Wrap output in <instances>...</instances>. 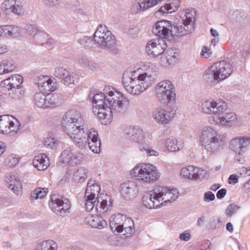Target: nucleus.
<instances>
[{"mask_svg":"<svg viewBox=\"0 0 250 250\" xmlns=\"http://www.w3.org/2000/svg\"><path fill=\"white\" fill-rule=\"evenodd\" d=\"M46 100L47 108L58 107L62 103L61 95L57 93L47 94Z\"/></svg>","mask_w":250,"mask_h":250,"instance_id":"obj_32","label":"nucleus"},{"mask_svg":"<svg viewBox=\"0 0 250 250\" xmlns=\"http://www.w3.org/2000/svg\"><path fill=\"white\" fill-rule=\"evenodd\" d=\"M70 72L62 67H57L55 69L54 76L61 80H64Z\"/></svg>","mask_w":250,"mask_h":250,"instance_id":"obj_45","label":"nucleus"},{"mask_svg":"<svg viewBox=\"0 0 250 250\" xmlns=\"http://www.w3.org/2000/svg\"><path fill=\"white\" fill-rule=\"evenodd\" d=\"M15 0H4L1 4V8L6 12H11Z\"/></svg>","mask_w":250,"mask_h":250,"instance_id":"obj_50","label":"nucleus"},{"mask_svg":"<svg viewBox=\"0 0 250 250\" xmlns=\"http://www.w3.org/2000/svg\"><path fill=\"white\" fill-rule=\"evenodd\" d=\"M179 197L178 190L171 187L161 186L153 189L142 198V205L147 208H160L176 201Z\"/></svg>","mask_w":250,"mask_h":250,"instance_id":"obj_5","label":"nucleus"},{"mask_svg":"<svg viewBox=\"0 0 250 250\" xmlns=\"http://www.w3.org/2000/svg\"><path fill=\"white\" fill-rule=\"evenodd\" d=\"M23 82V78L19 74L12 75L1 83V86L8 90L21 89Z\"/></svg>","mask_w":250,"mask_h":250,"instance_id":"obj_27","label":"nucleus"},{"mask_svg":"<svg viewBox=\"0 0 250 250\" xmlns=\"http://www.w3.org/2000/svg\"><path fill=\"white\" fill-rule=\"evenodd\" d=\"M182 21L177 25L178 32L185 35L192 32L194 30L195 12L193 9L180 10L178 12Z\"/></svg>","mask_w":250,"mask_h":250,"instance_id":"obj_14","label":"nucleus"},{"mask_svg":"<svg viewBox=\"0 0 250 250\" xmlns=\"http://www.w3.org/2000/svg\"><path fill=\"white\" fill-rule=\"evenodd\" d=\"M179 238L181 240L188 242L191 238V234L188 231H185L179 234Z\"/></svg>","mask_w":250,"mask_h":250,"instance_id":"obj_57","label":"nucleus"},{"mask_svg":"<svg viewBox=\"0 0 250 250\" xmlns=\"http://www.w3.org/2000/svg\"><path fill=\"white\" fill-rule=\"evenodd\" d=\"M15 68L13 61L4 59L0 62V75L13 71Z\"/></svg>","mask_w":250,"mask_h":250,"instance_id":"obj_35","label":"nucleus"},{"mask_svg":"<svg viewBox=\"0 0 250 250\" xmlns=\"http://www.w3.org/2000/svg\"><path fill=\"white\" fill-rule=\"evenodd\" d=\"M248 150L237 151L234 153V158L237 162L240 164H244L246 161V155Z\"/></svg>","mask_w":250,"mask_h":250,"instance_id":"obj_47","label":"nucleus"},{"mask_svg":"<svg viewBox=\"0 0 250 250\" xmlns=\"http://www.w3.org/2000/svg\"><path fill=\"white\" fill-rule=\"evenodd\" d=\"M203 199L204 202L209 203L215 199V196L211 191H208L204 194Z\"/></svg>","mask_w":250,"mask_h":250,"instance_id":"obj_54","label":"nucleus"},{"mask_svg":"<svg viewBox=\"0 0 250 250\" xmlns=\"http://www.w3.org/2000/svg\"><path fill=\"white\" fill-rule=\"evenodd\" d=\"M110 226L112 230L123 235L131 234L135 232L134 224L132 219L120 213L111 217Z\"/></svg>","mask_w":250,"mask_h":250,"instance_id":"obj_9","label":"nucleus"},{"mask_svg":"<svg viewBox=\"0 0 250 250\" xmlns=\"http://www.w3.org/2000/svg\"><path fill=\"white\" fill-rule=\"evenodd\" d=\"M239 173L242 177H248L250 176V167H242L239 169Z\"/></svg>","mask_w":250,"mask_h":250,"instance_id":"obj_55","label":"nucleus"},{"mask_svg":"<svg viewBox=\"0 0 250 250\" xmlns=\"http://www.w3.org/2000/svg\"><path fill=\"white\" fill-rule=\"evenodd\" d=\"M64 132L79 147H83L87 145L95 153L101 151V141L96 130L88 128L81 113L75 109L66 112L62 121Z\"/></svg>","mask_w":250,"mask_h":250,"instance_id":"obj_1","label":"nucleus"},{"mask_svg":"<svg viewBox=\"0 0 250 250\" xmlns=\"http://www.w3.org/2000/svg\"><path fill=\"white\" fill-rule=\"evenodd\" d=\"M176 113V110L171 106L159 105L151 111V118L159 125H167L174 119Z\"/></svg>","mask_w":250,"mask_h":250,"instance_id":"obj_11","label":"nucleus"},{"mask_svg":"<svg viewBox=\"0 0 250 250\" xmlns=\"http://www.w3.org/2000/svg\"><path fill=\"white\" fill-rule=\"evenodd\" d=\"M238 182L237 176L235 174H232L229 176V183L235 184Z\"/></svg>","mask_w":250,"mask_h":250,"instance_id":"obj_59","label":"nucleus"},{"mask_svg":"<svg viewBox=\"0 0 250 250\" xmlns=\"http://www.w3.org/2000/svg\"><path fill=\"white\" fill-rule=\"evenodd\" d=\"M145 133L143 130L138 126H136L133 136L130 141L136 143H142L144 141Z\"/></svg>","mask_w":250,"mask_h":250,"instance_id":"obj_41","label":"nucleus"},{"mask_svg":"<svg viewBox=\"0 0 250 250\" xmlns=\"http://www.w3.org/2000/svg\"><path fill=\"white\" fill-rule=\"evenodd\" d=\"M209 225L212 229H217L222 226V218L218 216L214 217L209 222Z\"/></svg>","mask_w":250,"mask_h":250,"instance_id":"obj_49","label":"nucleus"},{"mask_svg":"<svg viewBox=\"0 0 250 250\" xmlns=\"http://www.w3.org/2000/svg\"><path fill=\"white\" fill-rule=\"evenodd\" d=\"M49 206L54 213L62 216L69 212L71 205L68 199L54 195L51 197Z\"/></svg>","mask_w":250,"mask_h":250,"instance_id":"obj_21","label":"nucleus"},{"mask_svg":"<svg viewBox=\"0 0 250 250\" xmlns=\"http://www.w3.org/2000/svg\"><path fill=\"white\" fill-rule=\"evenodd\" d=\"M88 174V170L81 167L74 173L72 178L76 182H83L87 178Z\"/></svg>","mask_w":250,"mask_h":250,"instance_id":"obj_36","label":"nucleus"},{"mask_svg":"<svg viewBox=\"0 0 250 250\" xmlns=\"http://www.w3.org/2000/svg\"><path fill=\"white\" fill-rule=\"evenodd\" d=\"M39 88L42 92L47 93L55 90V83L48 76H42L38 78Z\"/></svg>","mask_w":250,"mask_h":250,"instance_id":"obj_29","label":"nucleus"},{"mask_svg":"<svg viewBox=\"0 0 250 250\" xmlns=\"http://www.w3.org/2000/svg\"><path fill=\"white\" fill-rule=\"evenodd\" d=\"M166 150L170 152H177L183 148V143L174 136L167 138L164 143Z\"/></svg>","mask_w":250,"mask_h":250,"instance_id":"obj_30","label":"nucleus"},{"mask_svg":"<svg viewBox=\"0 0 250 250\" xmlns=\"http://www.w3.org/2000/svg\"><path fill=\"white\" fill-rule=\"evenodd\" d=\"M210 34L211 36L214 38L219 37V32L215 29L211 28L210 29Z\"/></svg>","mask_w":250,"mask_h":250,"instance_id":"obj_64","label":"nucleus"},{"mask_svg":"<svg viewBox=\"0 0 250 250\" xmlns=\"http://www.w3.org/2000/svg\"><path fill=\"white\" fill-rule=\"evenodd\" d=\"M91 213L85 218L84 221L86 225L93 228L103 229L107 226L106 220L95 213Z\"/></svg>","mask_w":250,"mask_h":250,"instance_id":"obj_28","label":"nucleus"},{"mask_svg":"<svg viewBox=\"0 0 250 250\" xmlns=\"http://www.w3.org/2000/svg\"><path fill=\"white\" fill-rule=\"evenodd\" d=\"M6 39L5 25H0V40Z\"/></svg>","mask_w":250,"mask_h":250,"instance_id":"obj_60","label":"nucleus"},{"mask_svg":"<svg viewBox=\"0 0 250 250\" xmlns=\"http://www.w3.org/2000/svg\"><path fill=\"white\" fill-rule=\"evenodd\" d=\"M228 104L223 100L206 99L201 100L198 105L200 112L211 115L209 122L215 125L230 128L237 126L238 118L233 112H227Z\"/></svg>","mask_w":250,"mask_h":250,"instance_id":"obj_4","label":"nucleus"},{"mask_svg":"<svg viewBox=\"0 0 250 250\" xmlns=\"http://www.w3.org/2000/svg\"><path fill=\"white\" fill-rule=\"evenodd\" d=\"M61 82L66 86L72 87L76 83L75 76L71 72H70L64 80H61Z\"/></svg>","mask_w":250,"mask_h":250,"instance_id":"obj_46","label":"nucleus"},{"mask_svg":"<svg viewBox=\"0 0 250 250\" xmlns=\"http://www.w3.org/2000/svg\"><path fill=\"white\" fill-rule=\"evenodd\" d=\"M5 28L6 39L16 38L18 36L21 32V28L15 25H5Z\"/></svg>","mask_w":250,"mask_h":250,"instance_id":"obj_39","label":"nucleus"},{"mask_svg":"<svg viewBox=\"0 0 250 250\" xmlns=\"http://www.w3.org/2000/svg\"><path fill=\"white\" fill-rule=\"evenodd\" d=\"M156 77V65L146 62L141 67L125 70L123 75L122 83L127 93L138 95L154 83Z\"/></svg>","mask_w":250,"mask_h":250,"instance_id":"obj_3","label":"nucleus"},{"mask_svg":"<svg viewBox=\"0 0 250 250\" xmlns=\"http://www.w3.org/2000/svg\"><path fill=\"white\" fill-rule=\"evenodd\" d=\"M129 99L120 91L107 86L103 92L94 95L93 112L103 124L107 125L113 120V112H121L129 105Z\"/></svg>","mask_w":250,"mask_h":250,"instance_id":"obj_2","label":"nucleus"},{"mask_svg":"<svg viewBox=\"0 0 250 250\" xmlns=\"http://www.w3.org/2000/svg\"><path fill=\"white\" fill-rule=\"evenodd\" d=\"M233 71L232 65L226 61H220L208 67L204 74L205 79L212 83H219L229 77Z\"/></svg>","mask_w":250,"mask_h":250,"instance_id":"obj_8","label":"nucleus"},{"mask_svg":"<svg viewBox=\"0 0 250 250\" xmlns=\"http://www.w3.org/2000/svg\"><path fill=\"white\" fill-rule=\"evenodd\" d=\"M48 189L46 188L39 187L34 189L31 193L30 198L32 200L42 199L48 193Z\"/></svg>","mask_w":250,"mask_h":250,"instance_id":"obj_37","label":"nucleus"},{"mask_svg":"<svg viewBox=\"0 0 250 250\" xmlns=\"http://www.w3.org/2000/svg\"><path fill=\"white\" fill-rule=\"evenodd\" d=\"M180 6V0H167L154 13L157 18L166 17L176 12Z\"/></svg>","mask_w":250,"mask_h":250,"instance_id":"obj_23","label":"nucleus"},{"mask_svg":"<svg viewBox=\"0 0 250 250\" xmlns=\"http://www.w3.org/2000/svg\"><path fill=\"white\" fill-rule=\"evenodd\" d=\"M207 175L206 170L192 165L184 167L180 171V176L181 178L191 181L202 179Z\"/></svg>","mask_w":250,"mask_h":250,"instance_id":"obj_18","label":"nucleus"},{"mask_svg":"<svg viewBox=\"0 0 250 250\" xmlns=\"http://www.w3.org/2000/svg\"><path fill=\"white\" fill-rule=\"evenodd\" d=\"M38 41L42 42V43L48 46H50L53 44H54L55 41L53 39L51 38H49L48 37V35H47V37L46 38H43L42 37H40L38 39Z\"/></svg>","mask_w":250,"mask_h":250,"instance_id":"obj_56","label":"nucleus"},{"mask_svg":"<svg viewBox=\"0 0 250 250\" xmlns=\"http://www.w3.org/2000/svg\"><path fill=\"white\" fill-rule=\"evenodd\" d=\"M58 245L54 241L48 240L39 242L35 250H57Z\"/></svg>","mask_w":250,"mask_h":250,"instance_id":"obj_34","label":"nucleus"},{"mask_svg":"<svg viewBox=\"0 0 250 250\" xmlns=\"http://www.w3.org/2000/svg\"><path fill=\"white\" fill-rule=\"evenodd\" d=\"M6 148L7 146L6 144L0 141V156L5 152Z\"/></svg>","mask_w":250,"mask_h":250,"instance_id":"obj_61","label":"nucleus"},{"mask_svg":"<svg viewBox=\"0 0 250 250\" xmlns=\"http://www.w3.org/2000/svg\"><path fill=\"white\" fill-rule=\"evenodd\" d=\"M239 208L240 207L234 204H231L228 206L226 209V214L229 217H231L236 213Z\"/></svg>","mask_w":250,"mask_h":250,"instance_id":"obj_51","label":"nucleus"},{"mask_svg":"<svg viewBox=\"0 0 250 250\" xmlns=\"http://www.w3.org/2000/svg\"><path fill=\"white\" fill-rule=\"evenodd\" d=\"M140 151L145 153L149 157H157L160 155V152L158 150L154 149L148 145L142 146L140 147Z\"/></svg>","mask_w":250,"mask_h":250,"instance_id":"obj_40","label":"nucleus"},{"mask_svg":"<svg viewBox=\"0 0 250 250\" xmlns=\"http://www.w3.org/2000/svg\"><path fill=\"white\" fill-rule=\"evenodd\" d=\"M47 95H45L42 92L36 93L34 97V105L38 108L46 109L47 104Z\"/></svg>","mask_w":250,"mask_h":250,"instance_id":"obj_33","label":"nucleus"},{"mask_svg":"<svg viewBox=\"0 0 250 250\" xmlns=\"http://www.w3.org/2000/svg\"><path fill=\"white\" fill-rule=\"evenodd\" d=\"M139 192L138 185L134 181L127 180L121 184L120 192L122 197L126 200L135 199Z\"/></svg>","mask_w":250,"mask_h":250,"instance_id":"obj_20","label":"nucleus"},{"mask_svg":"<svg viewBox=\"0 0 250 250\" xmlns=\"http://www.w3.org/2000/svg\"><path fill=\"white\" fill-rule=\"evenodd\" d=\"M11 12L18 15L23 16L26 14L25 8L22 3L18 0H15Z\"/></svg>","mask_w":250,"mask_h":250,"instance_id":"obj_43","label":"nucleus"},{"mask_svg":"<svg viewBox=\"0 0 250 250\" xmlns=\"http://www.w3.org/2000/svg\"><path fill=\"white\" fill-rule=\"evenodd\" d=\"M24 28L29 35L36 37V39L38 40L40 37H42L43 38L47 37V34L46 33L38 31V29L33 25L30 24H26Z\"/></svg>","mask_w":250,"mask_h":250,"instance_id":"obj_38","label":"nucleus"},{"mask_svg":"<svg viewBox=\"0 0 250 250\" xmlns=\"http://www.w3.org/2000/svg\"><path fill=\"white\" fill-rule=\"evenodd\" d=\"M250 145V138L245 136H238L231 139L229 148L233 152L248 150Z\"/></svg>","mask_w":250,"mask_h":250,"instance_id":"obj_24","label":"nucleus"},{"mask_svg":"<svg viewBox=\"0 0 250 250\" xmlns=\"http://www.w3.org/2000/svg\"><path fill=\"white\" fill-rule=\"evenodd\" d=\"M227 193V190L225 188L219 190L216 193V197L218 199H222L225 197Z\"/></svg>","mask_w":250,"mask_h":250,"instance_id":"obj_58","label":"nucleus"},{"mask_svg":"<svg viewBox=\"0 0 250 250\" xmlns=\"http://www.w3.org/2000/svg\"><path fill=\"white\" fill-rule=\"evenodd\" d=\"M95 43L102 48H109L115 43V37L104 25L98 26L94 35Z\"/></svg>","mask_w":250,"mask_h":250,"instance_id":"obj_13","label":"nucleus"},{"mask_svg":"<svg viewBox=\"0 0 250 250\" xmlns=\"http://www.w3.org/2000/svg\"><path fill=\"white\" fill-rule=\"evenodd\" d=\"M44 1L47 4L55 5L58 3L59 0H44Z\"/></svg>","mask_w":250,"mask_h":250,"instance_id":"obj_63","label":"nucleus"},{"mask_svg":"<svg viewBox=\"0 0 250 250\" xmlns=\"http://www.w3.org/2000/svg\"><path fill=\"white\" fill-rule=\"evenodd\" d=\"M4 181L7 187L17 195H21L22 193L21 182L18 176L15 174H7Z\"/></svg>","mask_w":250,"mask_h":250,"instance_id":"obj_25","label":"nucleus"},{"mask_svg":"<svg viewBox=\"0 0 250 250\" xmlns=\"http://www.w3.org/2000/svg\"><path fill=\"white\" fill-rule=\"evenodd\" d=\"M59 145V142L57 139L52 136L46 137L44 141V145L45 147L51 148L56 149Z\"/></svg>","mask_w":250,"mask_h":250,"instance_id":"obj_44","label":"nucleus"},{"mask_svg":"<svg viewBox=\"0 0 250 250\" xmlns=\"http://www.w3.org/2000/svg\"><path fill=\"white\" fill-rule=\"evenodd\" d=\"M199 142L202 148L209 155L216 154L224 148L223 137L217 129L211 125H207L202 128Z\"/></svg>","mask_w":250,"mask_h":250,"instance_id":"obj_6","label":"nucleus"},{"mask_svg":"<svg viewBox=\"0 0 250 250\" xmlns=\"http://www.w3.org/2000/svg\"><path fill=\"white\" fill-rule=\"evenodd\" d=\"M173 26L172 22L167 20H161L156 21L152 29L153 33L156 36L168 39L173 35Z\"/></svg>","mask_w":250,"mask_h":250,"instance_id":"obj_16","label":"nucleus"},{"mask_svg":"<svg viewBox=\"0 0 250 250\" xmlns=\"http://www.w3.org/2000/svg\"><path fill=\"white\" fill-rule=\"evenodd\" d=\"M136 126L133 125H129L125 127L124 129V134L126 138L131 140Z\"/></svg>","mask_w":250,"mask_h":250,"instance_id":"obj_52","label":"nucleus"},{"mask_svg":"<svg viewBox=\"0 0 250 250\" xmlns=\"http://www.w3.org/2000/svg\"><path fill=\"white\" fill-rule=\"evenodd\" d=\"M212 54L213 51L210 45H204L202 47L200 55L202 58L209 59L212 57Z\"/></svg>","mask_w":250,"mask_h":250,"instance_id":"obj_48","label":"nucleus"},{"mask_svg":"<svg viewBox=\"0 0 250 250\" xmlns=\"http://www.w3.org/2000/svg\"><path fill=\"white\" fill-rule=\"evenodd\" d=\"M205 219L206 217L203 215L198 217L196 223V226L198 227L202 226L205 222Z\"/></svg>","mask_w":250,"mask_h":250,"instance_id":"obj_62","label":"nucleus"},{"mask_svg":"<svg viewBox=\"0 0 250 250\" xmlns=\"http://www.w3.org/2000/svg\"><path fill=\"white\" fill-rule=\"evenodd\" d=\"M155 92L156 99L160 102L170 103L176 100L175 87L169 81L160 82L155 87Z\"/></svg>","mask_w":250,"mask_h":250,"instance_id":"obj_10","label":"nucleus"},{"mask_svg":"<svg viewBox=\"0 0 250 250\" xmlns=\"http://www.w3.org/2000/svg\"><path fill=\"white\" fill-rule=\"evenodd\" d=\"M33 165L38 170H44L50 165V160L46 154H39L34 157Z\"/></svg>","mask_w":250,"mask_h":250,"instance_id":"obj_31","label":"nucleus"},{"mask_svg":"<svg viewBox=\"0 0 250 250\" xmlns=\"http://www.w3.org/2000/svg\"><path fill=\"white\" fill-rule=\"evenodd\" d=\"M11 90V92L9 93V95L12 99L17 100L21 98L22 93L21 89Z\"/></svg>","mask_w":250,"mask_h":250,"instance_id":"obj_53","label":"nucleus"},{"mask_svg":"<svg viewBox=\"0 0 250 250\" xmlns=\"http://www.w3.org/2000/svg\"><path fill=\"white\" fill-rule=\"evenodd\" d=\"M98 202L93 203V207L91 208H85L86 211L93 213H98L105 216L111 211L113 206V200L107 194L101 193L97 197Z\"/></svg>","mask_w":250,"mask_h":250,"instance_id":"obj_15","label":"nucleus"},{"mask_svg":"<svg viewBox=\"0 0 250 250\" xmlns=\"http://www.w3.org/2000/svg\"><path fill=\"white\" fill-rule=\"evenodd\" d=\"M167 47L166 42L159 38L149 40L146 43L145 50L146 54L153 58L162 54Z\"/></svg>","mask_w":250,"mask_h":250,"instance_id":"obj_19","label":"nucleus"},{"mask_svg":"<svg viewBox=\"0 0 250 250\" xmlns=\"http://www.w3.org/2000/svg\"><path fill=\"white\" fill-rule=\"evenodd\" d=\"M129 174L133 180L146 184L155 183L160 179L161 176L158 167L148 162L136 164L129 171Z\"/></svg>","mask_w":250,"mask_h":250,"instance_id":"obj_7","label":"nucleus"},{"mask_svg":"<svg viewBox=\"0 0 250 250\" xmlns=\"http://www.w3.org/2000/svg\"><path fill=\"white\" fill-rule=\"evenodd\" d=\"M20 161V157L14 154H11L8 155L5 159V164L9 167L16 166Z\"/></svg>","mask_w":250,"mask_h":250,"instance_id":"obj_42","label":"nucleus"},{"mask_svg":"<svg viewBox=\"0 0 250 250\" xmlns=\"http://www.w3.org/2000/svg\"><path fill=\"white\" fill-rule=\"evenodd\" d=\"M21 129V123L18 119L8 115L0 116V134L15 135Z\"/></svg>","mask_w":250,"mask_h":250,"instance_id":"obj_12","label":"nucleus"},{"mask_svg":"<svg viewBox=\"0 0 250 250\" xmlns=\"http://www.w3.org/2000/svg\"><path fill=\"white\" fill-rule=\"evenodd\" d=\"M80 154L70 148H66L60 154L59 161L65 166L75 167L81 162Z\"/></svg>","mask_w":250,"mask_h":250,"instance_id":"obj_22","label":"nucleus"},{"mask_svg":"<svg viewBox=\"0 0 250 250\" xmlns=\"http://www.w3.org/2000/svg\"><path fill=\"white\" fill-rule=\"evenodd\" d=\"M179 57V52L176 49H168L161 57V64L165 67H170L176 63Z\"/></svg>","mask_w":250,"mask_h":250,"instance_id":"obj_26","label":"nucleus"},{"mask_svg":"<svg viewBox=\"0 0 250 250\" xmlns=\"http://www.w3.org/2000/svg\"><path fill=\"white\" fill-rule=\"evenodd\" d=\"M101 191L99 184L94 180H90L87 185L85 192V208H91L93 207V203L96 202V195H99Z\"/></svg>","mask_w":250,"mask_h":250,"instance_id":"obj_17","label":"nucleus"}]
</instances>
